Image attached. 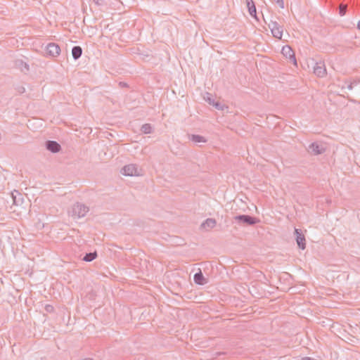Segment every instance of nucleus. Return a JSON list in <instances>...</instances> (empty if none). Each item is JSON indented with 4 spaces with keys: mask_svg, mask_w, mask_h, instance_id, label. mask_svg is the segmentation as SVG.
I'll list each match as a JSON object with an SVG mask.
<instances>
[{
    "mask_svg": "<svg viewBox=\"0 0 360 360\" xmlns=\"http://www.w3.org/2000/svg\"><path fill=\"white\" fill-rule=\"evenodd\" d=\"M89 211V207L82 203L76 202L69 211V214L74 219H79L84 217Z\"/></svg>",
    "mask_w": 360,
    "mask_h": 360,
    "instance_id": "nucleus-1",
    "label": "nucleus"
},
{
    "mask_svg": "<svg viewBox=\"0 0 360 360\" xmlns=\"http://www.w3.org/2000/svg\"><path fill=\"white\" fill-rule=\"evenodd\" d=\"M259 221L254 217L247 214L236 215L233 217V224H243L247 225H254L257 224Z\"/></svg>",
    "mask_w": 360,
    "mask_h": 360,
    "instance_id": "nucleus-2",
    "label": "nucleus"
},
{
    "mask_svg": "<svg viewBox=\"0 0 360 360\" xmlns=\"http://www.w3.org/2000/svg\"><path fill=\"white\" fill-rule=\"evenodd\" d=\"M307 230L303 228H295L294 231V236L298 248L301 250L306 248V238L305 235Z\"/></svg>",
    "mask_w": 360,
    "mask_h": 360,
    "instance_id": "nucleus-3",
    "label": "nucleus"
},
{
    "mask_svg": "<svg viewBox=\"0 0 360 360\" xmlns=\"http://www.w3.org/2000/svg\"><path fill=\"white\" fill-rule=\"evenodd\" d=\"M121 173L128 176H139L142 175V169L136 164H129L124 166Z\"/></svg>",
    "mask_w": 360,
    "mask_h": 360,
    "instance_id": "nucleus-4",
    "label": "nucleus"
},
{
    "mask_svg": "<svg viewBox=\"0 0 360 360\" xmlns=\"http://www.w3.org/2000/svg\"><path fill=\"white\" fill-rule=\"evenodd\" d=\"M268 27L271 30L274 37L281 39L283 36V26L280 25L276 20L271 19L268 23Z\"/></svg>",
    "mask_w": 360,
    "mask_h": 360,
    "instance_id": "nucleus-5",
    "label": "nucleus"
},
{
    "mask_svg": "<svg viewBox=\"0 0 360 360\" xmlns=\"http://www.w3.org/2000/svg\"><path fill=\"white\" fill-rule=\"evenodd\" d=\"M281 53L286 58L289 59L290 62L292 63L295 65H297L295 52L290 46L285 45L283 46Z\"/></svg>",
    "mask_w": 360,
    "mask_h": 360,
    "instance_id": "nucleus-6",
    "label": "nucleus"
},
{
    "mask_svg": "<svg viewBox=\"0 0 360 360\" xmlns=\"http://www.w3.org/2000/svg\"><path fill=\"white\" fill-rule=\"evenodd\" d=\"M46 52L50 56L57 57L60 53V48L56 43H49L46 46Z\"/></svg>",
    "mask_w": 360,
    "mask_h": 360,
    "instance_id": "nucleus-7",
    "label": "nucleus"
},
{
    "mask_svg": "<svg viewBox=\"0 0 360 360\" xmlns=\"http://www.w3.org/2000/svg\"><path fill=\"white\" fill-rule=\"evenodd\" d=\"M308 150L312 155H317L323 153L326 148L321 144L314 142L309 145Z\"/></svg>",
    "mask_w": 360,
    "mask_h": 360,
    "instance_id": "nucleus-8",
    "label": "nucleus"
},
{
    "mask_svg": "<svg viewBox=\"0 0 360 360\" xmlns=\"http://www.w3.org/2000/svg\"><path fill=\"white\" fill-rule=\"evenodd\" d=\"M314 73L319 77H323L326 75V68L323 62L320 61L315 63Z\"/></svg>",
    "mask_w": 360,
    "mask_h": 360,
    "instance_id": "nucleus-9",
    "label": "nucleus"
},
{
    "mask_svg": "<svg viewBox=\"0 0 360 360\" xmlns=\"http://www.w3.org/2000/svg\"><path fill=\"white\" fill-rule=\"evenodd\" d=\"M45 145L46 148L51 153H58L61 149L60 145L55 141H47Z\"/></svg>",
    "mask_w": 360,
    "mask_h": 360,
    "instance_id": "nucleus-10",
    "label": "nucleus"
},
{
    "mask_svg": "<svg viewBox=\"0 0 360 360\" xmlns=\"http://www.w3.org/2000/svg\"><path fill=\"white\" fill-rule=\"evenodd\" d=\"M247 6L248 8V11L250 15L255 18H257V11L256 7L253 0H245Z\"/></svg>",
    "mask_w": 360,
    "mask_h": 360,
    "instance_id": "nucleus-11",
    "label": "nucleus"
},
{
    "mask_svg": "<svg viewBox=\"0 0 360 360\" xmlns=\"http://www.w3.org/2000/svg\"><path fill=\"white\" fill-rule=\"evenodd\" d=\"M193 278L195 283L198 285H204L207 283L201 271H200L198 273H195Z\"/></svg>",
    "mask_w": 360,
    "mask_h": 360,
    "instance_id": "nucleus-12",
    "label": "nucleus"
},
{
    "mask_svg": "<svg viewBox=\"0 0 360 360\" xmlns=\"http://www.w3.org/2000/svg\"><path fill=\"white\" fill-rule=\"evenodd\" d=\"M82 54V49L79 46H75L72 49V56L75 60L79 59Z\"/></svg>",
    "mask_w": 360,
    "mask_h": 360,
    "instance_id": "nucleus-13",
    "label": "nucleus"
},
{
    "mask_svg": "<svg viewBox=\"0 0 360 360\" xmlns=\"http://www.w3.org/2000/svg\"><path fill=\"white\" fill-rule=\"evenodd\" d=\"M190 140L196 143L207 142V140L204 136H200V135H197V134L191 135L190 137Z\"/></svg>",
    "mask_w": 360,
    "mask_h": 360,
    "instance_id": "nucleus-14",
    "label": "nucleus"
},
{
    "mask_svg": "<svg viewBox=\"0 0 360 360\" xmlns=\"http://www.w3.org/2000/svg\"><path fill=\"white\" fill-rule=\"evenodd\" d=\"M97 257V252L95 251L94 252L86 253L83 257V260L85 262H91L95 259Z\"/></svg>",
    "mask_w": 360,
    "mask_h": 360,
    "instance_id": "nucleus-15",
    "label": "nucleus"
},
{
    "mask_svg": "<svg viewBox=\"0 0 360 360\" xmlns=\"http://www.w3.org/2000/svg\"><path fill=\"white\" fill-rule=\"evenodd\" d=\"M141 131L143 134H148L152 133V126L150 124H144L141 128Z\"/></svg>",
    "mask_w": 360,
    "mask_h": 360,
    "instance_id": "nucleus-16",
    "label": "nucleus"
},
{
    "mask_svg": "<svg viewBox=\"0 0 360 360\" xmlns=\"http://www.w3.org/2000/svg\"><path fill=\"white\" fill-rule=\"evenodd\" d=\"M347 6L346 4H340L339 6V14L340 16H343L346 14Z\"/></svg>",
    "mask_w": 360,
    "mask_h": 360,
    "instance_id": "nucleus-17",
    "label": "nucleus"
},
{
    "mask_svg": "<svg viewBox=\"0 0 360 360\" xmlns=\"http://www.w3.org/2000/svg\"><path fill=\"white\" fill-rule=\"evenodd\" d=\"M204 99L210 105L214 104V99L212 98V94L207 93L205 96H204Z\"/></svg>",
    "mask_w": 360,
    "mask_h": 360,
    "instance_id": "nucleus-18",
    "label": "nucleus"
},
{
    "mask_svg": "<svg viewBox=\"0 0 360 360\" xmlns=\"http://www.w3.org/2000/svg\"><path fill=\"white\" fill-rule=\"evenodd\" d=\"M216 224V221L214 219L208 218L205 221H204L201 225H214Z\"/></svg>",
    "mask_w": 360,
    "mask_h": 360,
    "instance_id": "nucleus-19",
    "label": "nucleus"
},
{
    "mask_svg": "<svg viewBox=\"0 0 360 360\" xmlns=\"http://www.w3.org/2000/svg\"><path fill=\"white\" fill-rule=\"evenodd\" d=\"M45 310L46 312L52 313L54 311V307L51 304H46L45 306Z\"/></svg>",
    "mask_w": 360,
    "mask_h": 360,
    "instance_id": "nucleus-20",
    "label": "nucleus"
},
{
    "mask_svg": "<svg viewBox=\"0 0 360 360\" xmlns=\"http://www.w3.org/2000/svg\"><path fill=\"white\" fill-rule=\"evenodd\" d=\"M14 193H16L17 195H20V193L18 191H14V192H13V193H11V195H12V198H13V204H15V205H18V202H17V200H16V195L14 194Z\"/></svg>",
    "mask_w": 360,
    "mask_h": 360,
    "instance_id": "nucleus-21",
    "label": "nucleus"
},
{
    "mask_svg": "<svg viewBox=\"0 0 360 360\" xmlns=\"http://www.w3.org/2000/svg\"><path fill=\"white\" fill-rule=\"evenodd\" d=\"M274 2H276L280 8H284V2L283 0H273Z\"/></svg>",
    "mask_w": 360,
    "mask_h": 360,
    "instance_id": "nucleus-22",
    "label": "nucleus"
},
{
    "mask_svg": "<svg viewBox=\"0 0 360 360\" xmlns=\"http://www.w3.org/2000/svg\"><path fill=\"white\" fill-rule=\"evenodd\" d=\"M212 105L215 106L217 109H222L221 104L218 102H214V104H212Z\"/></svg>",
    "mask_w": 360,
    "mask_h": 360,
    "instance_id": "nucleus-23",
    "label": "nucleus"
},
{
    "mask_svg": "<svg viewBox=\"0 0 360 360\" xmlns=\"http://www.w3.org/2000/svg\"><path fill=\"white\" fill-rule=\"evenodd\" d=\"M356 84V82H350L349 84H347V88L349 89V90H352L353 89V84Z\"/></svg>",
    "mask_w": 360,
    "mask_h": 360,
    "instance_id": "nucleus-24",
    "label": "nucleus"
},
{
    "mask_svg": "<svg viewBox=\"0 0 360 360\" xmlns=\"http://www.w3.org/2000/svg\"><path fill=\"white\" fill-rule=\"evenodd\" d=\"M98 5H102L104 2V0H93Z\"/></svg>",
    "mask_w": 360,
    "mask_h": 360,
    "instance_id": "nucleus-25",
    "label": "nucleus"
},
{
    "mask_svg": "<svg viewBox=\"0 0 360 360\" xmlns=\"http://www.w3.org/2000/svg\"><path fill=\"white\" fill-rule=\"evenodd\" d=\"M21 65L24 66V68L27 70L29 69L28 65L25 63H23L22 60L20 61Z\"/></svg>",
    "mask_w": 360,
    "mask_h": 360,
    "instance_id": "nucleus-26",
    "label": "nucleus"
},
{
    "mask_svg": "<svg viewBox=\"0 0 360 360\" xmlns=\"http://www.w3.org/2000/svg\"><path fill=\"white\" fill-rule=\"evenodd\" d=\"M303 360H315V359L311 357H309V356H306L303 359Z\"/></svg>",
    "mask_w": 360,
    "mask_h": 360,
    "instance_id": "nucleus-27",
    "label": "nucleus"
},
{
    "mask_svg": "<svg viewBox=\"0 0 360 360\" xmlns=\"http://www.w3.org/2000/svg\"><path fill=\"white\" fill-rule=\"evenodd\" d=\"M120 85L121 86H127V84H126V83H124V82H120Z\"/></svg>",
    "mask_w": 360,
    "mask_h": 360,
    "instance_id": "nucleus-28",
    "label": "nucleus"
},
{
    "mask_svg": "<svg viewBox=\"0 0 360 360\" xmlns=\"http://www.w3.org/2000/svg\"><path fill=\"white\" fill-rule=\"evenodd\" d=\"M20 92L22 93L25 91V88L24 87H21L19 90Z\"/></svg>",
    "mask_w": 360,
    "mask_h": 360,
    "instance_id": "nucleus-29",
    "label": "nucleus"
},
{
    "mask_svg": "<svg viewBox=\"0 0 360 360\" xmlns=\"http://www.w3.org/2000/svg\"><path fill=\"white\" fill-rule=\"evenodd\" d=\"M357 29L360 30V20L357 22Z\"/></svg>",
    "mask_w": 360,
    "mask_h": 360,
    "instance_id": "nucleus-30",
    "label": "nucleus"
}]
</instances>
